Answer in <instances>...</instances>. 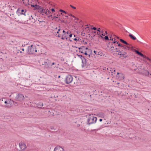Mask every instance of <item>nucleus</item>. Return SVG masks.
<instances>
[{"mask_svg":"<svg viewBox=\"0 0 151 151\" xmlns=\"http://www.w3.org/2000/svg\"><path fill=\"white\" fill-rule=\"evenodd\" d=\"M97 118L93 115H90L88 117V122L89 124L95 123L96 122Z\"/></svg>","mask_w":151,"mask_h":151,"instance_id":"1","label":"nucleus"},{"mask_svg":"<svg viewBox=\"0 0 151 151\" xmlns=\"http://www.w3.org/2000/svg\"><path fill=\"white\" fill-rule=\"evenodd\" d=\"M37 51V50L35 46L32 45L28 47V52L29 54H35Z\"/></svg>","mask_w":151,"mask_h":151,"instance_id":"2","label":"nucleus"},{"mask_svg":"<svg viewBox=\"0 0 151 151\" xmlns=\"http://www.w3.org/2000/svg\"><path fill=\"white\" fill-rule=\"evenodd\" d=\"M70 33L69 31H65L64 33L62 34L58 35V37H61V38L63 40H65V39H67L68 37L69 34Z\"/></svg>","mask_w":151,"mask_h":151,"instance_id":"3","label":"nucleus"},{"mask_svg":"<svg viewBox=\"0 0 151 151\" xmlns=\"http://www.w3.org/2000/svg\"><path fill=\"white\" fill-rule=\"evenodd\" d=\"M116 52H118V54L119 55L120 57H122L124 58H126L127 56V52L123 51V50L121 51L116 50Z\"/></svg>","mask_w":151,"mask_h":151,"instance_id":"4","label":"nucleus"},{"mask_svg":"<svg viewBox=\"0 0 151 151\" xmlns=\"http://www.w3.org/2000/svg\"><path fill=\"white\" fill-rule=\"evenodd\" d=\"M38 9L40 12L42 14V15L46 14L48 15V9H44V8L41 7L40 6L39 7Z\"/></svg>","mask_w":151,"mask_h":151,"instance_id":"5","label":"nucleus"},{"mask_svg":"<svg viewBox=\"0 0 151 151\" xmlns=\"http://www.w3.org/2000/svg\"><path fill=\"white\" fill-rule=\"evenodd\" d=\"M51 61L48 60L47 59L46 61H45L42 65L44 66L45 68L47 69H49L51 67L50 66V65Z\"/></svg>","mask_w":151,"mask_h":151,"instance_id":"6","label":"nucleus"},{"mask_svg":"<svg viewBox=\"0 0 151 151\" xmlns=\"http://www.w3.org/2000/svg\"><path fill=\"white\" fill-rule=\"evenodd\" d=\"M24 99L23 95L21 94H18L15 97V100L18 101H22Z\"/></svg>","mask_w":151,"mask_h":151,"instance_id":"7","label":"nucleus"},{"mask_svg":"<svg viewBox=\"0 0 151 151\" xmlns=\"http://www.w3.org/2000/svg\"><path fill=\"white\" fill-rule=\"evenodd\" d=\"M73 78L72 76L70 75L67 76L65 79V81L67 84L71 83L73 81Z\"/></svg>","mask_w":151,"mask_h":151,"instance_id":"8","label":"nucleus"},{"mask_svg":"<svg viewBox=\"0 0 151 151\" xmlns=\"http://www.w3.org/2000/svg\"><path fill=\"white\" fill-rule=\"evenodd\" d=\"M77 56L79 58L82 60V66L83 68L84 67L86 64V61L85 58L83 57L82 55H77Z\"/></svg>","mask_w":151,"mask_h":151,"instance_id":"9","label":"nucleus"},{"mask_svg":"<svg viewBox=\"0 0 151 151\" xmlns=\"http://www.w3.org/2000/svg\"><path fill=\"white\" fill-rule=\"evenodd\" d=\"M56 29H58V30L56 31L57 33L56 34L57 37H58V35L62 34L61 33L62 32L64 33L65 32V31L64 30L61 29L60 27H58V29L56 28Z\"/></svg>","mask_w":151,"mask_h":151,"instance_id":"10","label":"nucleus"},{"mask_svg":"<svg viewBox=\"0 0 151 151\" xmlns=\"http://www.w3.org/2000/svg\"><path fill=\"white\" fill-rule=\"evenodd\" d=\"M19 147L21 151H23L25 150L26 148V145L24 142H21L19 143Z\"/></svg>","mask_w":151,"mask_h":151,"instance_id":"11","label":"nucleus"},{"mask_svg":"<svg viewBox=\"0 0 151 151\" xmlns=\"http://www.w3.org/2000/svg\"><path fill=\"white\" fill-rule=\"evenodd\" d=\"M132 47L131 46V45H130L128 46H126L124 45L123 46V47L122 48L123 50H124L123 51L125 52H126L127 50H129V49H132Z\"/></svg>","mask_w":151,"mask_h":151,"instance_id":"12","label":"nucleus"},{"mask_svg":"<svg viewBox=\"0 0 151 151\" xmlns=\"http://www.w3.org/2000/svg\"><path fill=\"white\" fill-rule=\"evenodd\" d=\"M17 11L20 14L25 15V13L26 12V9H22L21 8H19L18 9Z\"/></svg>","mask_w":151,"mask_h":151,"instance_id":"13","label":"nucleus"},{"mask_svg":"<svg viewBox=\"0 0 151 151\" xmlns=\"http://www.w3.org/2000/svg\"><path fill=\"white\" fill-rule=\"evenodd\" d=\"M54 151H64V150L62 147L58 146L55 147Z\"/></svg>","mask_w":151,"mask_h":151,"instance_id":"14","label":"nucleus"},{"mask_svg":"<svg viewBox=\"0 0 151 151\" xmlns=\"http://www.w3.org/2000/svg\"><path fill=\"white\" fill-rule=\"evenodd\" d=\"M29 20L32 23H34L36 21V19L34 18L32 16L29 17Z\"/></svg>","mask_w":151,"mask_h":151,"instance_id":"15","label":"nucleus"},{"mask_svg":"<svg viewBox=\"0 0 151 151\" xmlns=\"http://www.w3.org/2000/svg\"><path fill=\"white\" fill-rule=\"evenodd\" d=\"M116 37L117 38H118V37H117L116 36H115V35H113V37L112 35L110 36V40H113V39H114V40H115V38Z\"/></svg>","mask_w":151,"mask_h":151,"instance_id":"16","label":"nucleus"},{"mask_svg":"<svg viewBox=\"0 0 151 151\" xmlns=\"http://www.w3.org/2000/svg\"><path fill=\"white\" fill-rule=\"evenodd\" d=\"M116 44H118V46H119L120 47L122 48V47H123L124 45H122L120 44V43H119L118 42H117L116 41H114L113 42V43L114 44L115 43H116Z\"/></svg>","mask_w":151,"mask_h":151,"instance_id":"17","label":"nucleus"},{"mask_svg":"<svg viewBox=\"0 0 151 151\" xmlns=\"http://www.w3.org/2000/svg\"><path fill=\"white\" fill-rule=\"evenodd\" d=\"M135 52L138 55H139L141 56H144V55L141 52L138 51L137 50H135Z\"/></svg>","mask_w":151,"mask_h":151,"instance_id":"18","label":"nucleus"},{"mask_svg":"<svg viewBox=\"0 0 151 151\" xmlns=\"http://www.w3.org/2000/svg\"><path fill=\"white\" fill-rule=\"evenodd\" d=\"M120 41L122 43H124V44L127 45H130V44H129L126 41H125L124 40H122V39H120Z\"/></svg>","mask_w":151,"mask_h":151,"instance_id":"19","label":"nucleus"},{"mask_svg":"<svg viewBox=\"0 0 151 151\" xmlns=\"http://www.w3.org/2000/svg\"><path fill=\"white\" fill-rule=\"evenodd\" d=\"M43 106V103L42 102H40L37 104V106L39 108H41Z\"/></svg>","mask_w":151,"mask_h":151,"instance_id":"20","label":"nucleus"},{"mask_svg":"<svg viewBox=\"0 0 151 151\" xmlns=\"http://www.w3.org/2000/svg\"><path fill=\"white\" fill-rule=\"evenodd\" d=\"M129 36L130 37L133 39V40H135L136 39V38L134 36H133L131 34H130L129 35Z\"/></svg>","mask_w":151,"mask_h":151,"instance_id":"21","label":"nucleus"},{"mask_svg":"<svg viewBox=\"0 0 151 151\" xmlns=\"http://www.w3.org/2000/svg\"><path fill=\"white\" fill-rule=\"evenodd\" d=\"M103 55V53L102 52L100 51H99L98 52H97V54H96V55H99L100 56H102Z\"/></svg>","mask_w":151,"mask_h":151,"instance_id":"22","label":"nucleus"},{"mask_svg":"<svg viewBox=\"0 0 151 151\" xmlns=\"http://www.w3.org/2000/svg\"><path fill=\"white\" fill-rule=\"evenodd\" d=\"M4 103L5 104H7V105H6L5 106V107L7 108H10L11 107V106L10 105L9 106V103H7V101H4Z\"/></svg>","mask_w":151,"mask_h":151,"instance_id":"23","label":"nucleus"},{"mask_svg":"<svg viewBox=\"0 0 151 151\" xmlns=\"http://www.w3.org/2000/svg\"><path fill=\"white\" fill-rule=\"evenodd\" d=\"M99 115H100V116L102 117V118H104V114L103 113H100L99 114Z\"/></svg>","mask_w":151,"mask_h":151,"instance_id":"24","label":"nucleus"},{"mask_svg":"<svg viewBox=\"0 0 151 151\" xmlns=\"http://www.w3.org/2000/svg\"><path fill=\"white\" fill-rule=\"evenodd\" d=\"M59 11L60 12H62L63 13H65V14H67V13L65 12V11L62 10V9H60Z\"/></svg>","mask_w":151,"mask_h":151,"instance_id":"25","label":"nucleus"},{"mask_svg":"<svg viewBox=\"0 0 151 151\" xmlns=\"http://www.w3.org/2000/svg\"><path fill=\"white\" fill-rule=\"evenodd\" d=\"M101 36H105V35L104 33V31L103 30H102L101 31Z\"/></svg>","mask_w":151,"mask_h":151,"instance_id":"26","label":"nucleus"},{"mask_svg":"<svg viewBox=\"0 0 151 151\" xmlns=\"http://www.w3.org/2000/svg\"><path fill=\"white\" fill-rule=\"evenodd\" d=\"M68 16H72L73 18H75V17L74 16L72 15L71 14H68Z\"/></svg>","mask_w":151,"mask_h":151,"instance_id":"27","label":"nucleus"},{"mask_svg":"<svg viewBox=\"0 0 151 151\" xmlns=\"http://www.w3.org/2000/svg\"><path fill=\"white\" fill-rule=\"evenodd\" d=\"M100 32H98L97 33V34L98 35L100 36L102 38V37H102V36H101V35L100 33Z\"/></svg>","mask_w":151,"mask_h":151,"instance_id":"28","label":"nucleus"},{"mask_svg":"<svg viewBox=\"0 0 151 151\" xmlns=\"http://www.w3.org/2000/svg\"><path fill=\"white\" fill-rule=\"evenodd\" d=\"M48 14H49V16H51V14H52L51 12H50L49 10H48Z\"/></svg>","mask_w":151,"mask_h":151,"instance_id":"29","label":"nucleus"},{"mask_svg":"<svg viewBox=\"0 0 151 151\" xmlns=\"http://www.w3.org/2000/svg\"><path fill=\"white\" fill-rule=\"evenodd\" d=\"M104 38L106 40H109V37H108V36H105L104 37Z\"/></svg>","mask_w":151,"mask_h":151,"instance_id":"30","label":"nucleus"},{"mask_svg":"<svg viewBox=\"0 0 151 151\" xmlns=\"http://www.w3.org/2000/svg\"><path fill=\"white\" fill-rule=\"evenodd\" d=\"M39 21V24H40V23H45V22H43V21H40L39 20H38Z\"/></svg>","mask_w":151,"mask_h":151,"instance_id":"31","label":"nucleus"},{"mask_svg":"<svg viewBox=\"0 0 151 151\" xmlns=\"http://www.w3.org/2000/svg\"><path fill=\"white\" fill-rule=\"evenodd\" d=\"M112 73L114 74H115V73H114L115 72V70H112Z\"/></svg>","mask_w":151,"mask_h":151,"instance_id":"32","label":"nucleus"},{"mask_svg":"<svg viewBox=\"0 0 151 151\" xmlns=\"http://www.w3.org/2000/svg\"><path fill=\"white\" fill-rule=\"evenodd\" d=\"M70 6H71L72 8H73V9H76V7H74V6H72V5H70Z\"/></svg>","mask_w":151,"mask_h":151,"instance_id":"33","label":"nucleus"},{"mask_svg":"<svg viewBox=\"0 0 151 151\" xmlns=\"http://www.w3.org/2000/svg\"><path fill=\"white\" fill-rule=\"evenodd\" d=\"M91 29H94V30H96V27H93V28H91Z\"/></svg>","mask_w":151,"mask_h":151,"instance_id":"34","label":"nucleus"},{"mask_svg":"<svg viewBox=\"0 0 151 151\" xmlns=\"http://www.w3.org/2000/svg\"><path fill=\"white\" fill-rule=\"evenodd\" d=\"M97 51H96L95 50H94L93 51V52L96 55V54H97Z\"/></svg>","mask_w":151,"mask_h":151,"instance_id":"35","label":"nucleus"},{"mask_svg":"<svg viewBox=\"0 0 151 151\" xmlns=\"http://www.w3.org/2000/svg\"><path fill=\"white\" fill-rule=\"evenodd\" d=\"M90 55L89 54H88L87 55L86 58H88L90 57Z\"/></svg>","mask_w":151,"mask_h":151,"instance_id":"36","label":"nucleus"},{"mask_svg":"<svg viewBox=\"0 0 151 151\" xmlns=\"http://www.w3.org/2000/svg\"><path fill=\"white\" fill-rule=\"evenodd\" d=\"M97 31L99 32H101V31H100V28H99L97 29Z\"/></svg>","mask_w":151,"mask_h":151,"instance_id":"37","label":"nucleus"},{"mask_svg":"<svg viewBox=\"0 0 151 151\" xmlns=\"http://www.w3.org/2000/svg\"><path fill=\"white\" fill-rule=\"evenodd\" d=\"M68 36H69V37H71L72 36V34H70Z\"/></svg>","mask_w":151,"mask_h":151,"instance_id":"38","label":"nucleus"},{"mask_svg":"<svg viewBox=\"0 0 151 151\" xmlns=\"http://www.w3.org/2000/svg\"><path fill=\"white\" fill-rule=\"evenodd\" d=\"M146 59H147V60H148L150 61V59L149 58L147 57Z\"/></svg>","mask_w":151,"mask_h":151,"instance_id":"39","label":"nucleus"},{"mask_svg":"<svg viewBox=\"0 0 151 151\" xmlns=\"http://www.w3.org/2000/svg\"><path fill=\"white\" fill-rule=\"evenodd\" d=\"M73 39L75 41H77V40H77V39L76 38H74Z\"/></svg>","mask_w":151,"mask_h":151,"instance_id":"40","label":"nucleus"},{"mask_svg":"<svg viewBox=\"0 0 151 151\" xmlns=\"http://www.w3.org/2000/svg\"><path fill=\"white\" fill-rule=\"evenodd\" d=\"M111 48H114V47H114V46H113V44H112V45H111Z\"/></svg>","mask_w":151,"mask_h":151,"instance_id":"41","label":"nucleus"},{"mask_svg":"<svg viewBox=\"0 0 151 151\" xmlns=\"http://www.w3.org/2000/svg\"><path fill=\"white\" fill-rule=\"evenodd\" d=\"M143 58L146 59L147 57H146L145 55H144V56H142Z\"/></svg>","mask_w":151,"mask_h":151,"instance_id":"42","label":"nucleus"},{"mask_svg":"<svg viewBox=\"0 0 151 151\" xmlns=\"http://www.w3.org/2000/svg\"><path fill=\"white\" fill-rule=\"evenodd\" d=\"M37 5H32V6H33V7H35V6H37Z\"/></svg>","mask_w":151,"mask_h":151,"instance_id":"43","label":"nucleus"},{"mask_svg":"<svg viewBox=\"0 0 151 151\" xmlns=\"http://www.w3.org/2000/svg\"><path fill=\"white\" fill-rule=\"evenodd\" d=\"M84 54H85V55H87L88 54L87 53V52H86H86H85V53H84Z\"/></svg>","mask_w":151,"mask_h":151,"instance_id":"44","label":"nucleus"},{"mask_svg":"<svg viewBox=\"0 0 151 151\" xmlns=\"http://www.w3.org/2000/svg\"><path fill=\"white\" fill-rule=\"evenodd\" d=\"M51 10H52V12H55V9H53V8H52V9H51Z\"/></svg>","mask_w":151,"mask_h":151,"instance_id":"45","label":"nucleus"},{"mask_svg":"<svg viewBox=\"0 0 151 151\" xmlns=\"http://www.w3.org/2000/svg\"><path fill=\"white\" fill-rule=\"evenodd\" d=\"M114 48H115L116 50V51L118 50H117L119 49V48L116 47V46Z\"/></svg>","mask_w":151,"mask_h":151,"instance_id":"46","label":"nucleus"},{"mask_svg":"<svg viewBox=\"0 0 151 151\" xmlns=\"http://www.w3.org/2000/svg\"><path fill=\"white\" fill-rule=\"evenodd\" d=\"M55 64V63H54V62L52 63V64H51V66H52L53 65H54Z\"/></svg>","mask_w":151,"mask_h":151,"instance_id":"47","label":"nucleus"},{"mask_svg":"<svg viewBox=\"0 0 151 151\" xmlns=\"http://www.w3.org/2000/svg\"><path fill=\"white\" fill-rule=\"evenodd\" d=\"M75 18V20H78V19L77 18H76L75 17V18Z\"/></svg>","mask_w":151,"mask_h":151,"instance_id":"48","label":"nucleus"},{"mask_svg":"<svg viewBox=\"0 0 151 151\" xmlns=\"http://www.w3.org/2000/svg\"><path fill=\"white\" fill-rule=\"evenodd\" d=\"M102 121V119H99V121L100 122H101Z\"/></svg>","mask_w":151,"mask_h":151,"instance_id":"49","label":"nucleus"},{"mask_svg":"<svg viewBox=\"0 0 151 151\" xmlns=\"http://www.w3.org/2000/svg\"><path fill=\"white\" fill-rule=\"evenodd\" d=\"M21 50H22V51H24V48H22L21 49Z\"/></svg>","mask_w":151,"mask_h":151,"instance_id":"50","label":"nucleus"},{"mask_svg":"<svg viewBox=\"0 0 151 151\" xmlns=\"http://www.w3.org/2000/svg\"><path fill=\"white\" fill-rule=\"evenodd\" d=\"M51 129H53L52 127H51Z\"/></svg>","mask_w":151,"mask_h":151,"instance_id":"51","label":"nucleus"},{"mask_svg":"<svg viewBox=\"0 0 151 151\" xmlns=\"http://www.w3.org/2000/svg\"><path fill=\"white\" fill-rule=\"evenodd\" d=\"M105 34H107V32L106 31L105 32Z\"/></svg>","mask_w":151,"mask_h":151,"instance_id":"52","label":"nucleus"},{"mask_svg":"<svg viewBox=\"0 0 151 151\" xmlns=\"http://www.w3.org/2000/svg\"><path fill=\"white\" fill-rule=\"evenodd\" d=\"M65 17H68V16H67H67H66Z\"/></svg>","mask_w":151,"mask_h":151,"instance_id":"53","label":"nucleus"},{"mask_svg":"<svg viewBox=\"0 0 151 151\" xmlns=\"http://www.w3.org/2000/svg\"><path fill=\"white\" fill-rule=\"evenodd\" d=\"M86 49H88V48H87V47H86Z\"/></svg>","mask_w":151,"mask_h":151,"instance_id":"54","label":"nucleus"},{"mask_svg":"<svg viewBox=\"0 0 151 151\" xmlns=\"http://www.w3.org/2000/svg\"><path fill=\"white\" fill-rule=\"evenodd\" d=\"M119 74V73H117V74Z\"/></svg>","mask_w":151,"mask_h":151,"instance_id":"55","label":"nucleus"},{"mask_svg":"<svg viewBox=\"0 0 151 151\" xmlns=\"http://www.w3.org/2000/svg\"><path fill=\"white\" fill-rule=\"evenodd\" d=\"M81 52L82 53H83V52Z\"/></svg>","mask_w":151,"mask_h":151,"instance_id":"56","label":"nucleus"},{"mask_svg":"<svg viewBox=\"0 0 151 151\" xmlns=\"http://www.w3.org/2000/svg\"><path fill=\"white\" fill-rule=\"evenodd\" d=\"M148 74H149V72H148Z\"/></svg>","mask_w":151,"mask_h":151,"instance_id":"57","label":"nucleus"},{"mask_svg":"<svg viewBox=\"0 0 151 151\" xmlns=\"http://www.w3.org/2000/svg\"><path fill=\"white\" fill-rule=\"evenodd\" d=\"M74 37H75V35H74Z\"/></svg>","mask_w":151,"mask_h":151,"instance_id":"58","label":"nucleus"}]
</instances>
